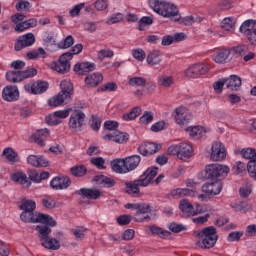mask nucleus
<instances>
[{"mask_svg": "<svg viewBox=\"0 0 256 256\" xmlns=\"http://www.w3.org/2000/svg\"><path fill=\"white\" fill-rule=\"evenodd\" d=\"M149 7L155 11L158 15L171 19V21H177L179 19V8L175 4L163 0H149Z\"/></svg>", "mask_w": 256, "mask_h": 256, "instance_id": "f257e3e1", "label": "nucleus"}, {"mask_svg": "<svg viewBox=\"0 0 256 256\" xmlns=\"http://www.w3.org/2000/svg\"><path fill=\"white\" fill-rule=\"evenodd\" d=\"M61 91L54 97L50 98L48 105L50 107H59L63 103H69L71 96L73 95L75 88L71 80H62L60 83Z\"/></svg>", "mask_w": 256, "mask_h": 256, "instance_id": "f03ea898", "label": "nucleus"}, {"mask_svg": "<svg viewBox=\"0 0 256 256\" xmlns=\"http://www.w3.org/2000/svg\"><path fill=\"white\" fill-rule=\"evenodd\" d=\"M196 237L199 239L196 245H199L201 249H213L219 239L217 228L213 226L203 228L196 234Z\"/></svg>", "mask_w": 256, "mask_h": 256, "instance_id": "7ed1b4c3", "label": "nucleus"}, {"mask_svg": "<svg viewBox=\"0 0 256 256\" xmlns=\"http://www.w3.org/2000/svg\"><path fill=\"white\" fill-rule=\"evenodd\" d=\"M20 220L23 223H49V225H55V219L51 215L35 211H23L20 214Z\"/></svg>", "mask_w": 256, "mask_h": 256, "instance_id": "20e7f679", "label": "nucleus"}, {"mask_svg": "<svg viewBox=\"0 0 256 256\" xmlns=\"http://www.w3.org/2000/svg\"><path fill=\"white\" fill-rule=\"evenodd\" d=\"M150 183L151 182L149 181L147 176H145L143 174L140 176L139 179L125 182L124 191H125V193H127V195H137L139 197V195H141V190L139 188L140 187H148V185Z\"/></svg>", "mask_w": 256, "mask_h": 256, "instance_id": "39448f33", "label": "nucleus"}, {"mask_svg": "<svg viewBox=\"0 0 256 256\" xmlns=\"http://www.w3.org/2000/svg\"><path fill=\"white\" fill-rule=\"evenodd\" d=\"M229 167L221 164H209L205 167L206 179H219V177H227Z\"/></svg>", "mask_w": 256, "mask_h": 256, "instance_id": "423d86ee", "label": "nucleus"}, {"mask_svg": "<svg viewBox=\"0 0 256 256\" xmlns=\"http://www.w3.org/2000/svg\"><path fill=\"white\" fill-rule=\"evenodd\" d=\"M207 73H209V66L205 63H196L185 71L186 77L190 79H197V77L207 75Z\"/></svg>", "mask_w": 256, "mask_h": 256, "instance_id": "0eeeda50", "label": "nucleus"}, {"mask_svg": "<svg viewBox=\"0 0 256 256\" xmlns=\"http://www.w3.org/2000/svg\"><path fill=\"white\" fill-rule=\"evenodd\" d=\"M24 89L27 93H31V95H41V93H45L49 89V82L38 80L33 83L25 84Z\"/></svg>", "mask_w": 256, "mask_h": 256, "instance_id": "6e6552de", "label": "nucleus"}, {"mask_svg": "<svg viewBox=\"0 0 256 256\" xmlns=\"http://www.w3.org/2000/svg\"><path fill=\"white\" fill-rule=\"evenodd\" d=\"M71 56V54H65L63 53L60 57L58 62H54L52 64V69H54V71H57V73H69V70L71 69V59H69V57Z\"/></svg>", "mask_w": 256, "mask_h": 256, "instance_id": "1a4fd4ad", "label": "nucleus"}, {"mask_svg": "<svg viewBox=\"0 0 256 256\" xmlns=\"http://www.w3.org/2000/svg\"><path fill=\"white\" fill-rule=\"evenodd\" d=\"M227 157V150L225 145L221 142H214L211 146V161H223Z\"/></svg>", "mask_w": 256, "mask_h": 256, "instance_id": "9d476101", "label": "nucleus"}, {"mask_svg": "<svg viewBox=\"0 0 256 256\" xmlns=\"http://www.w3.org/2000/svg\"><path fill=\"white\" fill-rule=\"evenodd\" d=\"M85 122V113L81 110L75 111V113L71 114L68 125L70 129L74 131H81L83 127V123Z\"/></svg>", "mask_w": 256, "mask_h": 256, "instance_id": "9b49d317", "label": "nucleus"}, {"mask_svg": "<svg viewBox=\"0 0 256 256\" xmlns=\"http://www.w3.org/2000/svg\"><path fill=\"white\" fill-rule=\"evenodd\" d=\"M35 34L33 33H27L20 37H18L14 49L15 51H21L22 49H25L26 47H31L35 44Z\"/></svg>", "mask_w": 256, "mask_h": 256, "instance_id": "f8f14e48", "label": "nucleus"}, {"mask_svg": "<svg viewBox=\"0 0 256 256\" xmlns=\"http://www.w3.org/2000/svg\"><path fill=\"white\" fill-rule=\"evenodd\" d=\"M50 187L55 191H63L71 187V178L69 176H56L50 181Z\"/></svg>", "mask_w": 256, "mask_h": 256, "instance_id": "ddd939ff", "label": "nucleus"}, {"mask_svg": "<svg viewBox=\"0 0 256 256\" xmlns=\"http://www.w3.org/2000/svg\"><path fill=\"white\" fill-rule=\"evenodd\" d=\"M137 150L143 157H149V155H155V153H158L161 150V144L144 142Z\"/></svg>", "mask_w": 256, "mask_h": 256, "instance_id": "4468645a", "label": "nucleus"}, {"mask_svg": "<svg viewBox=\"0 0 256 256\" xmlns=\"http://www.w3.org/2000/svg\"><path fill=\"white\" fill-rule=\"evenodd\" d=\"M2 99L8 103L19 101V88L14 85H8L2 90Z\"/></svg>", "mask_w": 256, "mask_h": 256, "instance_id": "2eb2a0df", "label": "nucleus"}, {"mask_svg": "<svg viewBox=\"0 0 256 256\" xmlns=\"http://www.w3.org/2000/svg\"><path fill=\"white\" fill-rule=\"evenodd\" d=\"M76 193L82 197V199H89L92 201H97V199H100L103 195L101 190L97 188H81L77 190Z\"/></svg>", "mask_w": 256, "mask_h": 256, "instance_id": "dca6fc26", "label": "nucleus"}, {"mask_svg": "<svg viewBox=\"0 0 256 256\" xmlns=\"http://www.w3.org/2000/svg\"><path fill=\"white\" fill-rule=\"evenodd\" d=\"M105 141H114V143H127L129 141V134L127 132L114 131L103 136Z\"/></svg>", "mask_w": 256, "mask_h": 256, "instance_id": "f3484780", "label": "nucleus"}, {"mask_svg": "<svg viewBox=\"0 0 256 256\" xmlns=\"http://www.w3.org/2000/svg\"><path fill=\"white\" fill-rule=\"evenodd\" d=\"M51 227H57V221H55V225L53 226L49 223H42V225L36 226V231L38 232V238L40 239V243L51 237Z\"/></svg>", "mask_w": 256, "mask_h": 256, "instance_id": "a211bd4d", "label": "nucleus"}, {"mask_svg": "<svg viewBox=\"0 0 256 256\" xmlns=\"http://www.w3.org/2000/svg\"><path fill=\"white\" fill-rule=\"evenodd\" d=\"M175 113V121L177 125H187V123H189V120L191 119V113H189V110L179 107L175 109Z\"/></svg>", "mask_w": 256, "mask_h": 256, "instance_id": "6ab92c4d", "label": "nucleus"}, {"mask_svg": "<svg viewBox=\"0 0 256 256\" xmlns=\"http://www.w3.org/2000/svg\"><path fill=\"white\" fill-rule=\"evenodd\" d=\"M139 163H141V156L139 155H132L124 158L126 173H131V171H135V169L139 167Z\"/></svg>", "mask_w": 256, "mask_h": 256, "instance_id": "aec40b11", "label": "nucleus"}, {"mask_svg": "<svg viewBox=\"0 0 256 256\" xmlns=\"http://www.w3.org/2000/svg\"><path fill=\"white\" fill-rule=\"evenodd\" d=\"M73 71L77 75H87V73H91V71H95V63L83 62V63L75 64L73 67Z\"/></svg>", "mask_w": 256, "mask_h": 256, "instance_id": "412c9836", "label": "nucleus"}, {"mask_svg": "<svg viewBox=\"0 0 256 256\" xmlns=\"http://www.w3.org/2000/svg\"><path fill=\"white\" fill-rule=\"evenodd\" d=\"M221 189H223V184L219 181L206 183L202 186L203 193H206L207 195H219Z\"/></svg>", "mask_w": 256, "mask_h": 256, "instance_id": "4be33fe9", "label": "nucleus"}, {"mask_svg": "<svg viewBox=\"0 0 256 256\" xmlns=\"http://www.w3.org/2000/svg\"><path fill=\"white\" fill-rule=\"evenodd\" d=\"M173 199H181V197H195L197 196V191L189 188H177L170 192Z\"/></svg>", "mask_w": 256, "mask_h": 256, "instance_id": "5701e85b", "label": "nucleus"}, {"mask_svg": "<svg viewBox=\"0 0 256 256\" xmlns=\"http://www.w3.org/2000/svg\"><path fill=\"white\" fill-rule=\"evenodd\" d=\"M226 83V88L230 91H239L241 89L242 80L241 77L237 75H230L227 78H224Z\"/></svg>", "mask_w": 256, "mask_h": 256, "instance_id": "b1692460", "label": "nucleus"}, {"mask_svg": "<svg viewBox=\"0 0 256 256\" xmlns=\"http://www.w3.org/2000/svg\"><path fill=\"white\" fill-rule=\"evenodd\" d=\"M11 181H14V183H19V185H22V187H25V189H29V187H31V180H29L27 174L23 172H16L12 174Z\"/></svg>", "mask_w": 256, "mask_h": 256, "instance_id": "393cba45", "label": "nucleus"}, {"mask_svg": "<svg viewBox=\"0 0 256 256\" xmlns=\"http://www.w3.org/2000/svg\"><path fill=\"white\" fill-rule=\"evenodd\" d=\"M179 209L182 211L184 217H195V207L187 199L180 201Z\"/></svg>", "mask_w": 256, "mask_h": 256, "instance_id": "a878e982", "label": "nucleus"}, {"mask_svg": "<svg viewBox=\"0 0 256 256\" xmlns=\"http://www.w3.org/2000/svg\"><path fill=\"white\" fill-rule=\"evenodd\" d=\"M110 166L111 169L114 173H118L120 175H124L125 173H127V170L125 168V159H121V158H116L113 159L110 162Z\"/></svg>", "mask_w": 256, "mask_h": 256, "instance_id": "bb28decb", "label": "nucleus"}, {"mask_svg": "<svg viewBox=\"0 0 256 256\" xmlns=\"http://www.w3.org/2000/svg\"><path fill=\"white\" fill-rule=\"evenodd\" d=\"M48 136L49 129L44 128L36 131V133L32 135V138L34 139L35 143H37V145L45 147V139H47Z\"/></svg>", "mask_w": 256, "mask_h": 256, "instance_id": "cd10ccee", "label": "nucleus"}, {"mask_svg": "<svg viewBox=\"0 0 256 256\" xmlns=\"http://www.w3.org/2000/svg\"><path fill=\"white\" fill-rule=\"evenodd\" d=\"M86 85H89L90 87H97L103 83V74L101 73H93L85 78Z\"/></svg>", "mask_w": 256, "mask_h": 256, "instance_id": "c85d7f7f", "label": "nucleus"}, {"mask_svg": "<svg viewBox=\"0 0 256 256\" xmlns=\"http://www.w3.org/2000/svg\"><path fill=\"white\" fill-rule=\"evenodd\" d=\"M42 247L49 249L50 251H58L61 248V243L59 240L53 237L46 238L44 241L40 242Z\"/></svg>", "mask_w": 256, "mask_h": 256, "instance_id": "c756f323", "label": "nucleus"}, {"mask_svg": "<svg viewBox=\"0 0 256 256\" xmlns=\"http://www.w3.org/2000/svg\"><path fill=\"white\" fill-rule=\"evenodd\" d=\"M191 153H193V147L187 143L179 144V154L178 159H189L191 157Z\"/></svg>", "mask_w": 256, "mask_h": 256, "instance_id": "7c9ffc66", "label": "nucleus"}, {"mask_svg": "<svg viewBox=\"0 0 256 256\" xmlns=\"http://www.w3.org/2000/svg\"><path fill=\"white\" fill-rule=\"evenodd\" d=\"M160 55L161 52H159V50H153L152 52H150L146 58L148 65H151L152 67L155 65H159V63H161Z\"/></svg>", "mask_w": 256, "mask_h": 256, "instance_id": "2f4dec72", "label": "nucleus"}, {"mask_svg": "<svg viewBox=\"0 0 256 256\" xmlns=\"http://www.w3.org/2000/svg\"><path fill=\"white\" fill-rule=\"evenodd\" d=\"M3 157H6L10 163H17L19 161V154L13 150V148H5L2 152Z\"/></svg>", "mask_w": 256, "mask_h": 256, "instance_id": "473e14b6", "label": "nucleus"}, {"mask_svg": "<svg viewBox=\"0 0 256 256\" xmlns=\"http://www.w3.org/2000/svg\"><path fill=\"white\" fill-rule=\"evenodd\" d=\"M149 231L152 233V235H158V237L161 239H167L171 235V232L163 230V228L158 226H150Z\"/></svg>", "mask_w": 256, "mask_h": 256, "instance_id": "72a5a7b5", "label": "nucleus"}, {"mask_svg": "<svg viewBox=\"0 0 256 256\" xmlns=\"http://www.w3.org/2000/svg\"><path fill=\"white\" fill-rule=\"evenodd\" d=\"M230 55H231V51H229L227 49L221 50L214 57V61H215V63H218V64L227 63V61H229Z\"/></svg>", "mask_w": 256, "mask_h": 256, "instance_id": "f704fd0d", "label": "nucleus"}, {"mask_svg": "<svg viewBox=\"0 0 256 256\" xmlns=\"http://www.w3.org/2000/svg\"><path fill=\"white\" fill-rule=\"evenodd\" d=\"M186 133H190V137L193 139H201V135L204 133L203 127L191 126L185 128Z\"/></svg>", "mask_w": 256, "mask_h": 256, "instance_id": "c9c22d12", "label": "nucleus"}, {"mask_svg": "<svg viewBox=\"0 0 256 256\" xmlns=\"http://www.w3.org/2000/svg\"><path fill=\"white\" fill-rule=\"evenodd\" d=\"M255 31V21L254 20H246L240 26V33H244V35L248 36L249 33Z\"/></svg>", "mask_w": 256, "mask_h": 256, "instance_id": "e433bc0d", "label": "nucleus"}, {"mask_svg": "<svg viewBox=\"0 0 256 256\" xmlns=\"http://www.w3.org/2000/svg\"><path fill=\"white\" fill-rule=\"evenodd\" d=\"M70 173L73 177H85L87 175V167L85 165H76L70 168Z\"/></svg>", "mask_w": 256, "mask_h": 256, "instance_id": "4c0bfd02", "label": "nucleus"}, {"mask_svg": "<svg viewBox=\"0 0 256 256\" xmlns=\"http://www.w3.org/2000/svg\"><path fill=\"white\" fill-rule=\"evenodd\" d=\"M141 115V107H134L129 113H125L122 115V119L124 121H133L137 119Z\"/></svg>", "mask_w": 256, "mask_h": 256, "instance_id": "58836bf2", "label": "nucleus"}, {"mask_svg": "<svg viewBox=\"0 0 256 256\" xmlns=\"http://www.w3.org/2000/svg\"><path fill=\"white\" fill-rule=\"evenodd\" d=\"M178 17L179 19L177 21H179L180 25H186V27H191L193 23L201 22L200 18H195L193 16H186L184 18H181V16L178 14Z\"/></svg>", "mask_w": 256, "mask_h": 256, "instance_id": "ea45409f", "label": "nucleus"}, {"mask_svg": "<svg viewBox=\"0 0 256 256\" xmlns=\"http://www.w3.org/2000/svg\"><path fill=\"white\" fill-rule=\"evenodd\" d=\"M244 159H249L250 161H256V150L254 148H243L240 151Z\"/></svg>", "mask_w": 256, "mask_h": 256, "instance_id": "a19ab883", "label": "nucleus"}, {"mask_svg": "<svg viewBox=\"0 0 256 256\" xmlns=\"http://www.w3.org/2000/svg\"><path fill=\"white\" fill-rule=\"evenodd\" d=\"M232 51L233 53H235V55L243 57L244 55H247V53H249V45L239 44L237 46L232 47Z\"/></svg>", "mask_w": 256, "mask_h": 256, "instance_id": "79ce46f5", "label": "nucleus"}, {"mask_svg": "<svg viewBox=\"0 0 256 256\" xmlns=\"http://www.w3.org/2000/svg\"><path fill=\"white\" fill-rule=\"evenodd\" d=\"M20 211H35L37 209V203L33 200H25L19 206Z\"/></svg>", "mask_w": 256, "mask_h": 256, "instance_id": "37998d69", "label": "nucleus"}, {"mask_svg": "<svg viewBox=\"0 0 256 256\" xmlns=\"http://www.w3.org/2000/svg\"><path fill=\"white\" fill-rule=\"evenodd\" d=\"M75 43V39H73L72 35H68L63 41L57 44L58 49H69V47H73Z\"/></svg>", "mask_w": 256, "mask_h": 256, "instance_id": "c03bdc74", "label": "nucleus"}, {"mask_svg": "<svg viewBox=\"0 0 256 256\" xmlns=\"http://www.w3.org/2000/svg\"><path fill=\"white\" fill-rule=\"evenodd\" d=\"M128 84L131 87H145L147 85V80L143 77H132L129 79Z\"/></svg>", "mask_w": 256, "mask_h": 256, "instance_id": "a18cd8bd", "label": "nucleus"}, {"mask_svg": "<svg viewBox=\"0 0 256 256\" xmlns=\"http://www.w3.org/2000/svg\"><path fill=\"white\" fill-rule=\"evenodd\" d=\"M37 75V69L30 67L24 71H20V79L21 81H25V79H31Z\"/></svg>", "mask_w": 256, "mask_h": 256, "instance_id": "49530a36", "label": "nucleus"}, {"mask_svg": "<svg viewBox=\"0 0 256 256\" xmlns=\"http://www.w3.org/2000/svg\"><path fill=\"white\" fill-rule=\"evenodd\" d=\"M6 79L9 83H21L20 71H9L6 73Z\"/></svg>", "mask_w": 256, "mask_h": 256, "instance_id": "de8ad7c7", "label": "nucleus"}, {"mask_svg": "<svg viewBox=\"0 0 256 256\" xmlns=\"http://www.w3.org/2000/svg\"><path fill=\"white\" fill-rule=\"evenodd\" d=\"M224 31H233L235 29V21L232 18H224L221 22Z\"/></svg>", "mask_w": 256, "mask_h": 256, "instance_id": "09e8293b", "label": "nucleus"}, {"mask_svg": "<svg viewBox=\"0 0 256 256\" xmlns=\"http://www.w3.org/2000/svg\"><path fill=\"white\" fill-rule=\"evenodd\" d=\"M16 10L25 11L29 13L31 11V3L29 1L19 0L15 5Z\"/></svg>", "mask_w": 256, "mask_h": 256, "instance_id": "8fccbe9b", "label": "nucleus"}, {"mask_svg": "<svg viewBox=\"0 0 256 256\" xmlns=\"http://www.w3.org/2000/svg\"><path fill=\"white\" fill-rule=\"evenodd\" d=\"M158 83L162 87H171L173 85V76L161 75L158 77Z\"/></svg>", "mask_w": 256, "mask_h": 256, "instance_id": "3c124183", "label": "nucleus"}, {"mask_svg": "<svg viewBox=\"0 0 256 256\" xmlns=\"http://www.w3.org/2000/svg\"><path fill=\"white\" fill-rule=\"evenodd\" d=\"M147 25H153V18H151L149 16H144L138 22L139 31H144L145 26H147Z\"/></svg>", "mask_w": 256, "mask_h": 256, "instance_id": "603ef678", "label": "nucleus"}, {"mask_svg": "<svg viewBox=\"0 0 256 256\" xmlns=\"http://www.w3.org/2000/svg\"><path fill=\"white\" fill-rule=\"evenodd\" d=\"M101 91L102 92L108 91L110 93L113 92V91H117V83L108 82V83H106V84H104V85H102L98 88V93L101 92Z\"/></svg>", "mask_w": 256, "mask_h": 256, "instance_id": "864d4df0", "label": "nucleus"}, {"mask_svg": "<svg viewBox=\"0 0 256 256\" xmlns=\"http://www.w3.org/2000/svg\"><path fill=\"white\" fill-rule=\"evenodd\" d=\"M232 171H234L235 175H241L242 173H245L247 171V166L245 165V163L238 161L233 166Z\"/></svg>", "mask_w": 256, "mask_h": 256, "instance_id": "5fc2aeb1", "label": "nucleus"}, {"mask_svg": "<svg viewBox=\"0 0 256 256\" xmlns=\"http://www.w3.org/2000/svg\"><path fill=\"white\" fill-rule=\"evenodd\" d=\"M115 53L110 49H102L98 52V60L103 61V59H111Z\"/></svg>", "mask_w": 256, "mask_h": 256, "instance_id": "6e6d98bb", "label": "nucleus"}, {"mask_svg": "<svg viewBox=\"0 0 256 256\" xmlns=\"http://www.w3.org/2000/svg\"><path fill=\"white\" fill-rule=\"evenodd\" d=\"M90 163L97 167V169H106L105 159L103 157H94L90 159Z\"/></svg>", "mask_w": 256, "mask_h": 256, "instance_id": "4d7b16f0", "label": "nucleus"}, {"mask_svg": "<svg viewBox=\"0 0 256 256\" xmlns=\"http://www.w3.org/2000/svg\"><path fill=\"white\" fill-rule=\"evenodd\" d=\"M159 168L153 167V168H148L144 173V177L148 179V181L151 183L155 177H157V171Z\"/></svg>", "mask_w": 256, "mask_h": 256, "instance_id": "13d9d810", "label": "nucleus"}, {"mask_svg": "<svg viewBox=\"0 0 256 256\" xmlns=\"http://www.w3.org/2000/svg\"><path fill=\"white\" fill-rule=\"evenodd\" d=\"M249 176L256 181V160H250L247 164Z\"/></svg>", "mask_w": 256, "mask_h": 256, "instance_id": "bf43d9fd", "label": "nucleus"}, {"mask_svg": "<svg viewBox=\"0 0 256 256\" xmlns=\"http://www.w3.org/2000/svg\"><path fill=\"white\" fill-rule=\"evenodd\" d=\"M169 229L172 231V233H181V231H186L187 227L183 224L172 222L169 224Z\"/></svg>", "mask_w": 256, "mask_h": 256, "instance_id": "052dcab7", "label": "nucleus"}, {"mask_svg": "<svg viewBox=\"0 0 256 256\" xmlns=\"http://www.w3.org/2000/svg\"><path fill=\"white\" fill-rule=\"evenodd\" d=\"M139 121L140 123H143V125H148V123H151V121H153V112L145 111L140 117Z\"/></svg>", "mask_w": 256, "mask_h": 256, "instance_id": "680f3d73", "label": "nucleus"}, {"mask_svg": "<svg viewBox=\"0 0 256 256\" xmlns=\"http://www.w3.org/2000/svg\"><path fill=\"white\" fill-rule=\"evenodd\" d=\"M90 123L93 131H99L101 129V118L99 116L92 115Z\"/></svg>", "mask_w": 256, "mask_h": 256, "instance_id": "e2e57ef3", "label": "nucleus"}, {"mask_svg": "<svg viewBox=\"0 0 256 256\" xmlns=\"http://www.w3.org/2000/svg\"><path fill=\"white\" fill-rule=\"evenodd\" d=\"M132 55L136 61H145V50L141 48L132 50Z\"/></svg>", "mask_w": 256, "mask_h": 256, "instance_id": "0e129e2a", "label": "nucleus"}, {"mask_svg": "<svg viewBox=\"0 0 256 256\" xmlns=\"http://www.w3.org/2000/svg\"><path fill=\"white\" fill-rule=\"evenodd\" d=\"M121 21H123V14L117 13L114 16L108 18L106 25H115V23H121Z\"/></svg>", "mask_w": 256, "mask_h": 256, "instance_id": "69168bd1", "label": "nucleus"}, {"mask_svg": "<svg viewBox=\"0 0 256 256\" xmlns=\"http://www.w3.org/2000/svg\"><path fill=\"white\" fill-rule=\"evenodd\" d=\"M45 121L47 123V125H59V123H61V119L57 118V116L55 115V113L46 116Z\"/></svg>", "mask_w": 256, "mask_h": 256, "instance_id": "338daca9", "label": "nucleus"}, {"mask_svg": "<svg viewBox=\"0 0 256 256\" xmlns=\"http://www.w3.org/2000/svg\"><path fill=\"white\" fill-rule=\"evenodd\" d=\"M137 213H141L142 215H147V213H151V205L145 203H138Z\"/></svg>", "mask_w": 256, "mask_h": 256, "instance_id": "774afa93", "label": "nucleus"}]
</instances>
